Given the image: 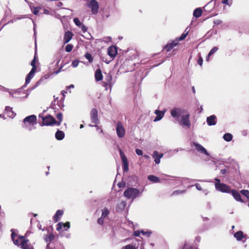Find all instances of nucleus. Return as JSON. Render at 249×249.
<instances>
[{
  "label": "nucleus",
  "mask_w": 249,
  "mask_h": 249,
  "mask_svg": "<svg viewBox=\"0 0 249 249\" xmlns=\"http://www.w3.org/2000/svg\"><path fill=\"white\" fill-rule=\"evenodd\" d=\"M143 190L140 191L139 189L133 187H128L124 192V196L127 199H132L134 200L140 196Z\"/></svg>",
  "instance_id": "f257e3e1"
},
{
  "label": "nucleus",
  "mask_w": 249,
  "mask_h": 249,
  "mask_svg": "<svg viewBox=\"0 0 249 249\" xmlns=\"http://www.w3.org/2000/svg\"><path fill=\"white\" fill-rule=\"evenodd\" d=\"M29 242V240L25 239L24 236L22 235H19L16 241H14V244L15 245L20 247L23 249H29L31 247Z\"/></svg>",
  "instance_id": "f03ea898"
},
{
  "label": "nucleus",
  "mask_w": 249,
  "mask_h": 249,
  "mask_svg": "<svg viewBox=\"0 0 249 249\" xmlns=\"http://www.w3.org/2000/svg\"><path fill=\"white\" fill-rule=\"evenodd\" d=\"M180 125L183 127H186L189 128L191 126V124L190 120V114L187 113L185 115H183L181 116L180 119H179Z\"/></svg>",
  "instance_id": "7ed1b4c3"
},
{
  "label": "nucleus",
  "mask_w": 249,
  "mask_h": 249,
  "mask_svg": "<svg viewBox=\"0 0 249 249\" xmlns=\"http://www.w3.org/2000/svg\"><path fill=\"white\" fill-rule=\"evenodd\" d=\"M215 189L219 192L224 193L230 194L231 189V187L225 183H215Z\"/></svg>",
  "instance_id": "20e7f679"
},
{
  "label": "nucleus",
  "mask_w": 249,
  "mask_h": 249,
  "mask_svg": "<svg viewBox=\"0 0 249 249\" xmlns=\"http://www.w3.org/2000/svg\"><path fill=\"white\" fill-rule=\"evenodd\" d=\"M56 123V121L52 116L49 115L45 118H42V124H40V125H55V123Z\"/></svg>",
  "instance_id": "39448f33"
},
{
  "label": "nucleus",
  "mask_w": 249,
  "mask_h": 249,
  "mask_svg": "<svg viewBox=\"0 0 249 249\" xmlns=\"http://www.w3.org/2000/svg\"><path fill=\"white\" fill-rule=\"evenodd\" d=\"M116 131L118 137L119 138H123L125 135V130L123 124L121 122H118L116 126Z\"/></svg>",
  "instance_id": "423d86ee"
},
{
  "label": "nucleus",
  "mask_w": 249,
  "mask_h": 249,
  "mask_svg": "<svg viewBox=\"0 0 249 249\" xmlns=\"http://www.w3.org/2000/svg\"><path fill=\"white\" fill-rule=\"evenodd\" d=\"M184 110L181 108L174 107L171 109L170 114L172 117L179 120V117L183 114Z\"/></svg>",
  "instance_id": "0eeeda50"
},
{
  "label": "nucleus",
  "mask_w": 249,
  "mask_h": 249,
  "mask_svg": "<svg viewBox=\"0 0 249 249\" xmlns=\"http://www.w3.org/2000/svg\"><path fill=\"white\" fill-rule=\"evenodd\" d=\"M89 8L91 9L92 13L96 15L98 12L99 4L96 0H91L87 4Z\"/></svg>",
  "instance_id": "6e6552de"
},
{
  "label": "nucleus",
  "mask_w": 249,
  "mask_h": 249,
  "mask_svg": "<svg viewBox=\"0 0 249 249\" xmlns=\"http://www.w3.org/2000/svg\"><path fill=\"white\" fill-rule=\"evenodd\" d=\"M37 118L35 115L27 116L23 120V123L28 124L30 126H34L36 124Z\"/></svg>",
  "instance_id": "1a4fd4ad"
},
{
  "label": "nucleus",
  "mask_w": 249,
  "mask_h": 249,
  "mask_svg": "<svg viewBox=\"0 0 249 249\" xmlns=\"http://www.w3.org/2000/svg\"><path fill=\"white\" fill-rule=\"evenodd\" d=\"M191 145H194L197 152L204 154L206 156H209V153L207 152L206 149L200 144L197 142H193L191 143Z\"/></svg>",
  "instance_id": "9d476101"
},
{
  "label": "nucleus",
  "mask_w": 249,
  "mask_h": 249,
  "mask_svg": "<svg viewBox=\"0 0 249 249\" xmlns=\"http://www.w3.org/2000/svg\"><path fill=\"white\" fill-rule=\"evenodd\" d=\"M91 122L94 124H98L99 120L98 116V111L96 108H92L90 113Z\"/></svg>",
  "instance_id": "9b49d317"
},
{
  "label": "nucleus",
  "mask_w": 249,
  "mask_h": 249,
  "mask_svg": "<svg viewBox=\"0 0 249 249\" xmlns=\"http://www.w3.org/2000/svg\"><path fill=\"white\" fill-rule=\"evenodd\" d=\"M120 156L122 159L123 165V170L124 172H127L128 171V163L127 161V158L124 154L122 150H120Z\"/></svg>",
  "instance_id": "f8f14e48"
},
{
  "label": "nucleus",
  "mask_w": 249,
  "mask_h": 249,
  "mask_svg": "<svg viewBox=\"0 0 249 249\" xmlns=\"http://www.w3.org/2000/svg\"><path fill=\"white\" fill-rule=\"evenodd\" d=\"M112 77L111 75L108 74L107 77L105 78V81L103 82V86L106 88V89H107L108 87H112Z\"/></svg>",
  "instance_id": "ddd939ff"
},
{
  "label": "nucleus",
  "mask_w": 249,
  "mask_h": 249,
  "mask_svg": "<svg viewBox=\"0 0 249 249\" xmlns=\"http://www.w3.org/2000/svg\"><path fill=\"white\" fill-rule=\"evenodd\" d=\"M117 54V49L115 46L112 45L107 49V54L112 59L114 58Z\"/></svg>",
  "instance_id": "4468645a"
},
{
  "label": "nucleus",
  "mask_w": 249,
  "mask_h": 249,
  "mask_svg": "<svg viewBox=\"0 0 249 249\" xmlns=\"http://www.w3.org/2000/svg\"><path fill=\"white\" fill-rule=\"evenodd\" d=\"M230 194H231L232 195L234 199L237 201L244 202L243 200L241 198L240 194L236 190L231 189V191H230Z\"/></svg>",
  "instance_id": "2eb2a0df"
},
{
  "label": "nucleus",
  "mask_w": 249,
  "mask_h": 249,
  "mask_svg": "<svg viewBox=\"0 0 249 249\" xmlns=\"http://www.w3.org/2000/svg\"><path fill=\"white\" fill-rule=\"evenodd\" d=\"M70 228V223L67 222L65 223L62 222H59L57 224L56 230L60 231L61 230L63 229V231H68Z\"/></svg>",
  "instance_id": "dca6fc26"
},
{
  "label": "nucleus",
  "mask_w": 249,
  "mask_h": 249,
  "mask_svg": "<svg viewBox=\"0 0 249 249\" xmlns=\"http://www.w3.org/2000/svg\"><path fill=\"white\" fill-rule=\"evenodd\" d=\"M166 111V109L162 111L156 109L155 111V114L156 115V117L154 119V122H156L162 119L165 114Z\"/></svg>",
  "instance_id": "f3484780"
},
{
  "label": "nucleus",
  "mask_w": 249,
  "mask_h": 249,
  "mask_svg": "<svg viewBox=\"0 0 249 249\" xmlns=\"http://www.w3.org/2000/svg\"><path fill=\"white\" fill-rule=\"evenodd\" d=\"M163 156V154L162 153H160L157 151H154L152 155V157L154 159V161L157 164L160 163V160Z\"/></svg>",
  "instance_id": "a211bd4d"
},
{
  "label": "nucleus",
  "mask_w": 249,
  "mask_h": 249,
  "mask_svg": "<svg viewBox=\"0 0 249 249\" xmlns=\"http://www.w3.org/2000/svg\"><path fill=\"white\" fill-rule=\"evenodd\" d=\"M216 117L214 115H211L207 117L206 118V122L208 125L212 126L216 124Z\"/></svg>",
  "instance_id": "6ab92c4d"
},
{
  "label": "nucleus",
  "mask_w": 249,
  "mask_h": 249,
  "mask_svg": "<svg viewBox=\"0 0 249 249\" xmlns=\"http://www.w3.org/2000/svg\"><path fill=\"white\" fill-rule=\"evenodd\" d=\"M41 83V80H38L36 83V85L35 86H34L32 88H30V89H28L26 91H23V94H25L26 93V95L24 96H23V97H19V99L21 100V99H26L28 97V96H29L30 92L34 89H36L38 85H39V84H40Z\"/></svg>",
  "instance_id": "aec40b11"
},
{
  "label": "nucleus",
  "mask_w": 249,
  "mask_h": 249,
  "mask_svg": "<svg viewBox=\"0 0 249 249\" xmlns=\"http://www.w3.org/2000/svg\"><path fill=\"white\" fill-rule=\"evenodd\" d=\"M73 34L71 32L68 31L65 32L63 38V41L65 44L68 43L72 38Z\"/></svg>",
  "instance_id": "412c9836"
},
{
  "label": "nucleus",
  "mask_w": 249,
  "mask_h": 249,
  "mask_svg": "<svg viewBox=\"0 0 249 249\" xmlns=\"http://www.w3.org/2000/svg\"><path fill=\"white\" fill-rule=\"evenodd\" d=\"M63 211L61 210H57L53 216V220L55 222H57L60 219V217L63 215Z\"/></svg>",
  "instance_id": "4be33fe9"
},
{
  "label": "nucleus",
  "mask_w": 249,
  "mask_h": 249,
  "mask_svg": "<svg viewBox=\"0 0 249 249\" xmlns=\"http://www.w3.org/2000/svg\"><path fill=\"white\" fill-rule=\"evenodd\" d=\"M64 132L59 130H57L55 134V137L58 141L62 140L64 138Z\"/></svg>",
  "instance_id": "5701e85b"
},
{
  "label": "nucleus",
  "mask_w": 249,
  "mask_h": 249,
  "mask_svg": "<svg viewBox=\"0 0 249 249\" xmlns=\"http://www.w3.org/2000/svg\"><path fill=\"white\" fill-rule=\"evenodd\" d=\"M5 111L7 112L8 117L10 118H13L16 115V114L13 111L12 108L9 106L5 107Z\"/></svg>",
  "instance_id": "b1692460"
},
{
  "label": "nucleus",
  "mask_w": 249,
  "mask_h": 249,
  "mask_svg": "<svg viewBox=\"0 0 249 249\" xmlns=\"http://www.w3.org/2000/svg\"><path fill=\"white\" fill-rule=\"evenodd\" d=\"M95 78L97 81H100L103 79V75L100 69L96 70L95 72Z\"/></svg>",
  "instance_id": "393cba45"
},
{
  "label": "nucleus",
  "mask_w": 249,
  "mask_h": 249,
  "mask_svg": "<svg viewBox=\"0 0 249 249\" xmlns=\"http://www.w3.org/2000/svg\"><path fill=\"white\" fill-rule=\"evenodd\" d=\"M179 249H197L196 248L193 246L191 244L185 242L183 245L181 246Z\"/></svg>",
  "instance_id": "a878e982"
},
{
  "label": "nucleus",
  "mask_w": 249,
  "mask_h": 249,
  "mask_svg": "<svg viewBox=\"0 0 249 249\" xmlns=\"http://www.w3.org/2000/svg\"><path fill=\"white\" fill-rule=\"evenodd\" d=\"M36 71L35 70H32L30 71V72L28 74L26 77V83L29 84L30 83L31 80L32 78L34 77L35 73Z\"/></svg>",
  "instance_id": "bb28decb"
},
{
  "label": "nucleus",
  "mask_w": 249,
  "mask_h": 249,
  "mask_svg": "<svg viewBox=\"0 0 249 249\" xmlns=\"http://www.w3.org/2000/svg\"><path fill=\"white\" fill-rule=\"evenodd\" d=\"M234 237L236 239L237 241H241L244 237L243 232L241 231H237L235 233H234Z\"/></svg>",
  "instance_id": "cd10ccee"
},
{
  "label": "nucleus",
  "mask_w": 249,
  "mask_h": 249,
  "mask_svg": "<svg viewBox=\"0 0 249 249\" xmlns=\"http://www.w3.org/2000/svg\"><path fill=\"white\" fill-rule=\"evenodd\" d=\"M202 13V10L201 8H197L195 9L193 12V16L196 18H198L200 17Z\"/></svg>",
  "instance_id": "c85d7f7f"
},
{
  "label": "nucleus",
  "mask_w": 249,
  "mask_h": 249,
  "mask_svg": "<svg viewBox=\"0 0 249 249\" xmlns=\"http://www.w3.org/2000/svg\"><path fill=\"white\" fill-rule=\"evenodd\" d=\"M147 178L149 181L153 183H158L160 181L159 178L154 175H149L147 177Z\"/></svg>",
  "instance_id": "c756f323"
},
{
  "label": "nucleus",
  "mask_w": 249,
  "mask_h": 249,
  "mask_svg": "<svg viewBox=\"0 0 249 249\" xmlns=\"http://www.w3.org/2000/svg\"><path fill=\"white\" fill-rule=\"evenodd\" d=\"M56 118L58 120V121H56L55 123V125L57 126H59L61 124V122L63 120V114L61 112H59L56 115Z\"/></svg>",
  "instance_id": "7c9ffc66"
},
{
  "label": "nucleus",
  "mask_w": 249,
  "mask_h": 249,
  "mask_svg": "<svg viewBox=\"0 0 249 249\" xmlns=\"http://www.w3.org/2000/svg\"><path fill=\"white\" fill-rule=\"evenodd\" d=\"M223 138L225 141L229 142L232 140V135L231 133H227L223 135Z\"/></svg>",
  "instance_id": "2f4dec72"
},
{
  "label": "nucleus",
  "mask_w": 249,
  "mask_h": 249,
  "mask_svg": "<svg viewBox=\"0 0 249 249\" xmlns=\"http://www.w3.org/2000/svg\"><path fill=\"white\" fill-rule=\"evenodd\" d=\"M54 238V236L53 234H46L44 236V240L47 243L51 242Z\"/></svg>",
  "instance_id": "473e14b6"
},
{
  "label": "nucleus",
  "mask_w": 249,
  "mask_h": 249,
  "mask_svg": "<svg viewBox=\"0 0 249 249\" xmlns=\"http://www.w3.org/2000/svg\"><path fill=\"white\" fill-rule=\"evenodd\" d=\"M109 213V211L107 208H104L102 210L101 217L104 218Z\"/></svg>",
  "instance_id": "72a5a7b5"
},
{
  "label": "nucleus",
  "mask_w": 249,
  "mask_h": 249,
  "mask_svg": "<svg viewBox=\"0 0 249 249\" xmlns=\"http://www.w3.org/2000/svg\"><path fill=\"white\" fill-rule=\"evenodd\" d=\"M186 191L185 190H176L174 191L172 194L171 196H178L179 195L184 194L186 193Z\"/></svg>",
  "instance_id": "f704fd0d"
},
{
  "label": "nucleus",
  "mask_w": 249,
  "mask_h": 249,
  "mask_svg": "<svg viewBox=\"0 0 249 249\" xmlns=\"http://www.w3.org/2000/svg\"><path fill=\"white\" fill-rule=\"evenodd\" d=\"M187 29H186L185 30L184 32L181 35L180 37H177L176 38L178 40V41L183 40L186 38V37L188 34V32H186Z\"/></svg>",
  "instance_id": "c9c22d12"
},
{
  "label": "nucleus",
  "mask_w": 249,
  "mask_h": 249,
  "mask_svg": "<svg viewBox=\"0 0 249 249\" xmlns=\"http://www.w3.org/2000/svg\"><path fill=\"white\" fill-rule=\"evenodd\" d=\"M15 231H17V230H15V229H13L11 230V239L13 242H14V241H16V240H17L15 239V237L16 236H17V234L16 233H15Z\"/></svg>",
  "instance_id": "e433bc0d"
},
{
  "label": "nucleus",
  "mask_w": 249,
  "mask_h": 249,
  "mask_svg": "<svg viewBox=\"0 0 249 249\" xmlns=\"http://www.w3.org/2000/svg\"><path fill=\"white\" fill-rule=\"evenodd\" d=\"M84 56L86 58V59L89 60V62H92L93 61L92 56L91 54L90 53H89L88 52H87L85 54Z\"/></svg>",
  "instance_id": "4c0bfd02"
},
{
  "label": "nucleus",
  "mask_w": 249,
  "mask_h": 249,
  "mask_svg": "<svg viewBox=\"0 0 249 249\" xmlns=\"http://www.w3.org/2000/svg\"><path fill=\"white\" fill-rule=\"evenodd\" d=\"M241 194L245 196L248 199H249V191L247 190H242L240 191Z\"/></svg>",
  "instance_id": "58836bf2"
},
{
  "label": "nucleus",
  "mask_w": 249,
  "mask_h": 249,
  "mask_svg": "<svg viewBox=\"0 0 249 249\" xmlns=\"http://www.w3.org/2000/svg\"><path fill=\"white\" fill-rule=\"evenodd\" d=\"M73 46L71 44H68L66 46L65 51L67 53H70L73 49Z\"/></svg>",
  "instance_id": "ea45409f"
},
{
  "label": "nucleus",
  "mask_w": 249,
  "mask_h": 249,
  "mask_svg": "<svg viewBox=\"0 0 249 249\" xmlns=\"http://www.w3.org/2000/svg\"><path fill=\"white\" fill-rule=\"evenodd\" d=\"M36 56L35 55L34 56L33 60L32 61L31 63V65L32 66V70H35V71H36Z\"/></svg>",
  "instance_id": "a19ab883"
},
{
  "label": "nucleus",
  "mask_w": 249,
  "mask_h": 249,
  "mask_svg": "<svg viewBox=\"0 0 249 249\" xmlns=\"http://www.w3.org/2000/svg\"><path fill=\"white\" fill-rule=\"evenodd\" d=\"M218 50V48L216 46L213 48L209 53V56H211L214 54Z\"/></svg>",
  "instance_id": "79ce46f5"
},
{
  "label": "nucleus",
  "mask_w": 249,
  "mask_h": 249,
  "mask_svg": "<svg viewBox=\"0 0 249 249\" xmlns=\"http://www.w3.org/2000/svg\"><path fill=\"white\" fill-rule=\"evenodd\" d=\"M73 22L75 24V25L79 27H80V26L82 24L78 18H74Z\"/></svg>",
  "instance_id": "37998d69"
},
{
  "label": "nucleus",
  "mask_w": 249,
  "mask_h": 249,
  "mask_svg": "<svg viewBox=\"0 0 249 249\" xmlns=\"http://www.w3.org/2000/svg\"><path fill=\"white\" fill-rule=\"evenodd\" d=\"M126 203L125 201H122L120 204H118V207L122 210L124 209L125 207Z\"/></svg>",
  "instance_id": "c03bdc74"
},
{
  "label": "nucleus",
  "mask_w": 249,
  "mask_h": 249,
  "mask_svg": "<svg viewBox=\"0 0 249 249\" xmlns=\"http://www.w3.org/2000/svg\"><path fill=\"white\" fill-rule=\"evenodd\" d=\"M141 233L143 235H146L148 237H150L152 234V232L149 231H144L143 230L141 231Z\"/></svg>",
  "instance_id": "a18cd8bd"
},
{
  "label": "nucleus",
  "mask_w": 249,
  "mask_h": 249,
  "mask_svg": "<svg viewBox=\"0 0 249 249\" xmlns=\"http://www.w3.org/2000/svg\"><path fill=\"white\" fill-rule=\"evenodd\" d=\"M40 9V7H34V9L32 10L33 14L35 15H37Z\"/></svg>",
  "instance_id": "49530a36"
},
{
  "label": "nucleus",
  "mask_w": 249,
  "mask_h": 249,
  "mask_svg": "<svg viewBox=\"0 0 249 249\" xmlns=\"http://www.w3.org/2000/svg\"><path fill=\"white\" fill-rule=\"evenodd\" d=\"M173 46L170 43L167 44L164 47V49L167 51L169 52L173 49Z\"/></svg>",
  "instance_id": "de8ad7c7"
},
{
  "label": "nucleus",
  "mask_w": 249,
  "mask_h": 249,
  "mask_svg": "<svg viewBox=\"0 0 249 249\" xmlns=\"http://www.w3.org/2000/svg\"><path fill=\"white\" fill-rule=\"evenodd\" d=\"M79 60H74L72 61L71 66L73 68H76V67H77L78 66V65L79 64Z\"/></svg>",
  "instance_id": "09e8293b"
},
{
  "label": "nucleus",
  "mask_w": 249,
  "mask_h": 249,
  "mask_svg": "<svg viewBox=\"0 0 249 249\" xmlns=\"http://www.w3.org/2000/svg\"><path fill=\"white\" fill-rule=\"evenodd\" d=\"M9 93L13 98H17L19 99V97H18L16 95L15 90L12 89V90L9 91Z\"/></svg>",
  "instance_id": "8fccbe9b"
},
{
  "label": "nucleus",
  "mask_w": 249,
  "mask_h": 249,
  "mask_svg": "<svg viewBox=\"0 0 249 249\" xmlns=\"http://www.w3.org/2000/svg\"><path fill=\"white\" fill-rule=\"evenodd\" d=\"M16 95L17 94L18 95H20L22 93H23V90L22 89V88H19L18 89L15 90Z\"/></svg>",
  "instance_id": "3c124183"
},
{
  "label": "nucleus",
  "mask_w": 249,
  "mask_h": 249,
  "mask_svg": "<svg viewBox=\"0 0 249 249\" xmlns=\"http://www.w3.org/2000/svg\"><path fill=\"white\" fill-rule=\"evenodd\" d=\"M170 43L172 45L173 48H174V47H176V46H177V45L178 43V41L177 39H176L175 40L172 41V42H171Z\"/></svg>",
  "instance_id": "603ef678"
},
{
  "label": "nucleus",
  "mask_w": 249,
  "mask_h": 249,
  "mask_svg": "<svg viewBox=\"0 0 249 249\" xmlns=\"http://www.w3.org/2000/svg\"><path fill=\"white\" fill-rule=\"evenodd\" d=\"M123 249H136L132 245L129 244V245H127L124 247L123 248Z\"/></svg>",
  "instance_id": "864d4df0"
},
{
  "label": "nucleus",
  "mask_w": 249,
  "mask_h": 249,
  "mask_svg": "<svg viewBox=\"0 0 249 249\" xmlns=\"http://www.w3.org/2000/svg\"><path fill=\"white\" fill-rule=\"evenodd\" d=\"M80 27L81 28L83 33H85L87 31L88 28L85 25L82 24Z\"/></svg>",
  "instance_id": "5fc2aeb1"
},
{
  "label": "nucleus",
  "mask_w": 249,
  "mask_h": 249,
  "mask_svg": "<svg viewBox=\"0 0 249 249\" xmlns=\"http://www.w3.org/2000/svg\"><path fill=\"white\" fill-rule=\"evenodd\" d=\"M104 218H103L101 217L100 218H98V219L97 220L98 224H99V225H102L104 223Z\"/></svg>",
  "instance_id": "6e6d98bb"
},
{
  "label": "nucleus",
  "mask_w": 249,
  "mask_h": 249,
  "mask_svg": "<svg viewBox=\"0 0 249 249\" xmlns=\"http://www.w3.org/2000/svg\"><path fill=\"white\" fill-rule=\"evenodd\" d=\"M135 152L136 153V154L139 155V156H142V155L143 154V152L142 150L140 149H136L135 150Z\"/></svg>",
  "instance_id": "4d7b16f0"
},
{
  "label": "nucleus",
  "mask_w": 249,
  "mask_h": 249,
  "mask_svg": "<svg viewBox=\"0 0 249 249\" xmlns=\"http://www.w3.org/2000/svg\"><path fill=\"white\" fill-rule=\"evenodd\" d=\"M141 233V231L137 230L134 231L133 233V235L136 237H138L140 236V234Z\"/></svg>",
  "instance_id": "13d9d810"
},
{
  "label": "nucleus",
  "mask_w": 249,
  "mask_h": 249,
  "mask_svg": "<svg viewBox=\"0 0 249 249\" xmlns=\"http://www.w3.org/2000/svg\"><path fill=\"white\" fill-rule=\"evenodd\" d=\"M222 3L224 4H226V5L230 6L232 2H229V0H222Z\"/></svg>",
  "instance_id": "bf43d9fd"
},
{
  "label": "nucleus",
  "mask_w": 249,
  "mask_h": 249,
  "mask_svg": "<svg viewBox=\"0 0 249 249\" xmlns=\"http://www.w3.org/2000/svg\"><path fill=\"white\" fill-rule=\"evenodd\" d=\"M203 61V58L201 57H199L197 60V63L200 66L202 65Z\"/></svg>",
  "instance_id": "052dcab7"
},
{
  "label": "nucleus",
  "mask_w": 249,
  "mask_h": 249,
  "mask_svg": "<svg viewBox=\"0 0 249 249\" xmlns=\"http://www.w3.org/2000/svg\"><path fill=\"white\" fill-rule=\"evenodd\" d=\"M222 23V21L220 19H216L214 21V24L215 25H219Z\"/></svg>",
  "instance_id": "680f3d73"
},
{
  "label": "nucleus",
  "mask_w": 249,
  "mask_h": 249,
  "mask_svg": "<svg viewBox=\"0 0 249 249\" xmlns=\"http://www.w3.org/2000/svg\"><path fill=\"white\" fill-rule=\"evenodd\" d=\"M22 127L23 128H25V129H27L30 127V125H29L28 124L23 123V124H22Z\"/></svg>",
  "instance_id": "e2e57ef3"
},
{
  "label": "nucleus",
  "mask_w": 249,
  "mask_h": 249,
  "mask_svg": "<svg viewBox=\"0 0 249 249\" xmlns=\"http://www.w3.org/2000/svg\"><path fill=\"white\" fill-rule=\"evenodd\" d=\"M195 186H196V187L197 190H198L199 191L202 190L201 186L199 184L196 183V184Z\"/></svg>",
  "instance_id": "0e129e2a"
},
{
  "label": "nucleus",
  "mask_w": 249,
  "mask_h": 249,
  "mask_svg": "<svg viewBox=\"0 0 249 249\" xmlns=\"http://www.w3.org/2000/svg\"><path fill=\"white\" fill-rule=\"evenodd\" d=\"M103 14L104 17H106V18H108L110 16L109 13L107 11H105Z\"/></svg>",
  "instance_id": "69168bd1"
},
{
  "label": "nucleus",
  "mask_w": 249,
  "mask_h": 249,
  "mask_svg": "<svg viewBox=\"0 0 249 249\" xmlns=\"http://www.w3.org/2000/svg\"><path fill=\"white\" fill-rule=\"evenodd\" d=\"M227 170L226 169H223L220 170V173L222 175H224L226 173Z\"/></svg>",
  "instance_id": "338daca9"
},
{
  "label": "nucleus",
  "mask_w": 249,
  "mask_h": 249,
  "mask_svg": "<svg viewBox=\"0 0 249 249\" xmlns=\"http://www.w3.org/2000/svg\"><path fill=\"white\" fill-rule=\"evenodd\" d=\"M207 208L208 209H211V208H212V205H211V203L210 202H208L207 203Z\"/></svg>",
  "instance_id": "774afa93"
}]
</instances>
